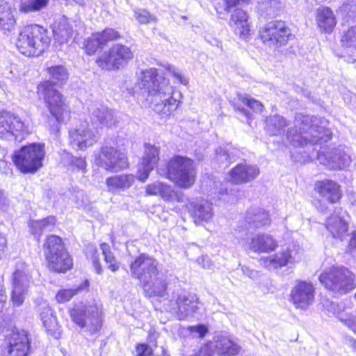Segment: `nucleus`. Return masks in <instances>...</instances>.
I'll use <instances>...</instances> for the list:
<instances>
[{
    "label": "nucleus",
    "instance_id": "obj_1",
    "mask_svg": "<svg viewBox=\"0 0 356 356\" xmlns=\"http://www.w3.org/2000/svg\"><path fill=\"white\" fill-rule=\"evenodd\" d=\"M265 130L270 136H281L285 133L287 140L294 147H303L310 144H317L321 140L330 138L332 132L327 127L328 122L316 116L297 114L295 127H289L290 121L280 115H271L266 119Z\"/></svg>",
    "mask_w": 356,
    "mask_h": 356
},
{
    "label": "nucleus",
    "instance_id": "obj_2",
    "mask_svg": "<svg viewBox=\"0 0 356 356\" xmlns=\"http://www.w3.org/2000/svg\"><path fill=\"white\" fill-rule=\"evenodd\" d=\"M138 87L155 112L168 115L177 109L179 102L172 96V87L163 76H159L156 69L143 72Z\"/></svg>",
    "mask_w": 356,
    "mask_h": 356
},
{
    "label": "nucleus",
    "instance_id": "obj_3",
    "mask_svg": "<svg viewBox=\"0 0 356 356\" xmlns=\"http://www.w3.org/2000/svg\"><path fill=\"white\" fill-rule=\"evenodd\" d=\"M158 261L145 254H140L130 266L132 277L143 284L149 297H163L166 291L164 275L158 268Z\"/></svg>",
    "mask_w": 356,
    "mask_h": 356
},
{
    "label": "nucleus",
    "instance_id": "obj_4",
    "mask_svg": "<svg viewBox=\"0 0 356 356\" xmlns=\"http://www.w3.org/2000/svg\"><path fill=\"white\" fill-rule=\"evenodd\" d=\"M270 219L268 212L260 207H251L247 212L243 227L235 229L234 243L244 245H277V241L270 234L254 233L252 229L269 225Z\"/></svg>",
    "mask_w": 356,
    "mask_h": 356
},
{
    "label": "nucleus",
    "instance_id": "obj_5",
    "mask_svg": "<svg viewBox=\"0 0 356 356\" xmlns=\"http://www.w3.org/2000/svg\"><path fill=\"white\" fill-rule=\"evenodd\" d=\"M50 38L43 27L34 24L24 27L19 33L16 46L21 54L27 56H38L48 47Z\"/></svg>",
    "mask_w": 356,
    "mask_h": 356
},
{
    "label": "nucleus",
    "instance_id": "obj_6",
    "mask_svg": "<svg viewBox=\"0 0 356 356\" xmlns=\"http://www.w3.org/2000/svg\"><path fill=\"white\" fill-rule=\"evenodd\" d=\"M319 281L326 289L339 295L348 293L355 287V275L348 268L333 267L319 275Z\"/></svg>",
    "mask_w": 356,
    "mask_h": 356
},
{
    "label": "nucleus",
    "instance_id": "obj_7",
    "mask_svg": "<svg viewBox=\"0 0 356 356\" xmlns=\"http://www.w3.org/2000/svg\"><path fill=\"white\" fill-rule=\"evenodd\" d=\"M44 154V145L32 143L15 151L13 161L21 172L33 174L42 167Z\"/></svg>",
    "mask_w": 356,
    "mask_h": 356
},
{
    "label": "nucleus",
    "instance_id": "obj_8",
    "mask_svg": "<svg viewBox=\"0 0 356 356\" xmlns=\"http://www.w3.org/2000/svg\"><path fill=\"white\" fill-rule=\"evenodd\" d=\"M167 175L179 187L190 188L195 181L194 162L188 157L175 156L168 162Z\"/></svg>",
    "mask_w": 356,
    "mask_h": 356
},
{
    "label": "nucleus",
    "instance_id": "obj_9",
    "mask_svg": "<svg viewBox=\"0 0 356 356\" xmlns=\"http://www.w3.org/2000/svg\"><path fill=\"white\" fill-rule=\"evenodd\" d=\"M102 309L97 303L81 305L72 309V321L90 334L100 331L102 327Z\"/></svg>",
    "mask_w": 356,
    "mask_h": 356
},
{
    "label": "nucleus",
    "instance_id": "obj_10",
    "mask_svg": "<svg viewBox=\"0 0 356 356\" xmlns=\"http://www.w3.org/2000/svg\"><path fill=\"white\" fill-rule=\"evenodd\" d=\"M37 92L42 97L46 106L57 122H63L69 117V108L63 95L55 88H50L49 83H40Z\"/></svg>",
    "mask_w": 356,
    "mask_h": 356
},
{
    "label": "nucleus",
    "instance_id": "obj_11",
    "mask_svg": "<svg viewBox=\"0 0 356 356\" xmlns=\"http://www.w3.org/2000/svg\"><path fill=\"white\" fill-rule=\"evenodd\" d=\"M133 57L134 54L129 47L116 43L104 51L96 62L102 69L111 70L126 65Z\"/></svg>",
    "mask_w": 356,
    "mask_h": 356
},
{
    "label": "nucleus",
    "instance_id": "obj_12",
    "mask_svg": "<svg viewBox=\"0 0 356 356\" xmlns=\"http://www.w3.org/2000/svg\"><path fill=\"white\" fill-rule=\"evenodd\" d=\"M263 42L269 47L285 46L293 38L290 28L283 21H271L260 31Z\"/></svg>",
    "mask_w": 356,
    "mask_h": 356
},
{
    "label": "nucleus",
    "instance_id": "obj_13",
    "mask_svg": "<svg viewBox=\"0 0 356 356\" xmlns=\"http://www.w3.org/2000/svg\"><path fill=\"white\" fill-rule=\"evenodd\" d=\"M29 134L28 127L21 119L10 113H3L0 116V137L8 140L22 141Z\"/></svg>",
    "mask_w": 356,
    "mask_h": 356
},
{
    "label": "nucleus",
    "instance_id": "obj_14",
    "mask_svg": "<svg viewBox=\"0 0 356 356\" xmlns=\"http://www.w3.org/2000/svg\"><path fill=\"white\" fill-rule=\"evenodd\" d=\"M95 163L107 170L114 172L124 169L128 165L125 154L106 144L102 146L101 154L96 158Z\"/></svg>",
    "mask_w": 356,
    "mask_h": 356
},
{
    "label": "nucleus",
    "instance_id": "obj_15",
    "mask_svg": "<svg viewBox=\"0 0 356 356\" xmlns=\"http://www.w3.org/2000/svg\"><path fill=\"white\" fill-rule=\"evenodd\" d=\"M44 254L54 271L63 273L72 267V259L65 246H44Z\"/></svg>",
    "mask_w": 356,
    "mask_h": 356
},
{
    "label": "nucleus",
    "instance_id": "obj_16",
    "mask_svg": "<svg viewBox=\"0 0 356 356\" xmlns=\"http://www.w3.org/2000/svg\"><path fill=\"white\" fill-rule=\"evenodd\" d=\"M341 208L335 211V213L327 218L325 227L333 238H339L341 241H346L348 245H356V232L348 234V225L341 216Z\"/></svg>",
    "mask_w": 356,
    "mask_h": 356
},
{
    "label": "nucleus",
    "instance_id": "obj_17",
    "mask_svg": "<svg viewBox=\"0 0 356 356\" xmlns=\"http://www.w3.org/2000/svg\"><path fill=\"white\" fill-rule=\"evenodd\" d=\"M320 163L331 170H341L350 165L351 156L346 152L345 147L339 145L336 148H328L318 153Z\"/></svg>",
    "mask_w": 356,
    "mask_h": 356
},
{
    "label": "nucleus",
    "instance_id": "obj_18",
    "mask_svg": "<svg viewBox=\"0 0 356 356\" xmlns=\"http://www.w3.org/2000/svg\"><path fill=\"white\" fill-rule=\"evenodd\" d=\"M98 139L97 131L91 129L86 122L69 131L70 143L77 149L84 150L92 146Z\"/></svg>",
    "mask_w": 356,
    "mask_h": 356
},
{
    "label": "nucleus",
    "instance_id": "obj_19",
    "mask_svg": "<svg viewBox=\"0 0 356 356\" xmlns=\"http://www.w3.org/2000/svg\"><path fill=\"white\" fill-rule=\"evenodd\" d=\"M315 288L311 282L296 280L290 292V300L296 308L306 309L314 300Z\"/></svg>",
    "mask_w": 356,
    "mask_h": 356
},
{
    "label": "nucleus",
    "instance_id": "obj_20",
    "mask_svg": "<svg viewBox=\"0 0 356 356\" xmlns=\"http://www.w3.org/2000/svg\"><path fill=\"white\" fill-rule=\"evenodd\" d=\"M121 38V34L114 29L106 28L102 31L93 33L85 40V51L88 55L95 54L98 49H103L106 44Z\"/></svg>",
    "mask_w": 356,
    "mask_h": 356
},
{
    "label": "nucleus",
    "instance_id": "obj_21",
    "mask_svg": "<svg viewBox=\"0 0 356 356\" xmlns=\"http://www.w3.org/2000/svg\"><path fill=\"white\" fill-rule=\"evenodd\" d=\"M88 110L90 122L97 128H111L118 122L115 111L105 105L94 104L90 106Z\"/></svg>",
    "mask_w": 356,
    "mask_h": 356
},
{
    "label": "nucleus",
    "instance_id": "obj_22",
    "mask_svg": "<svg viewBox=\"0 0 356 356\" xmlns=\"http://www.w3.org/2000/svg\"><path fill=\"white\" fill-rule=\"evenodd\" d=\"M159 147L149 143L145 144L142 161L138 164V179L145 182L149 172L154 168L159 160Z\"/></svg>",
    "mask_w": 356,
    "mask_h": 356
},
{
    "label": "nucleus",
    "instance_id": "obj_23",
    "mask_svg": "<svg viewBox=\"0 0 356 356\" xmlns=\"http://www.w3.org/2000/svg\"><path fill=\"white\" fill-rule=\"evenodd\" d=\"M199 299L196 294L184 293L176 300V316L178 320H184L192 316L198 308Z\"/></svg>",
    "mask_w": 356,
    "mask_h": 356
},
{
    "label": "nucleus",
    "instance_id": "obj_24",
    "mask_svg": "<svg viewBox=\"0 0 356 356\" xmlns=\"http://www.w3.org/2000/svg\"><path fill=\"white\" fill-rule=\"evenodd\" d=\"M30 350V340L27 332H13L8 339L9 356H26Z\"/></svg>",
    "mask_w": 356,
    "mask_h": 356
},
{
    "label": "nucleus",
    "instance_id": "obj_25",
    "mask_svg": "<svg viewBox=\"0 0 356 356\" xmlns=\"http://www.w3.org/2000/svg\"><path fill=\"white\" fill-rule=\"evenodd\" d=\"M259 172L257 165L242 163L231 170L230 177L233 182L243 184L254 180L259 176Z\"/></svg>",
    "mask_w": 356,
    "mask_h": 356
},
{
    "label": "nucleus",
    "instance_id": "obj_26",
    "mask_svg": "<svg viewBox=\"0 0 356 356\" xmlns=\"http://www.w3.org/2000/svg\"><path fill=\"white\" fill-rule=\"evenodd\" d=\"M314 190L330 203H336L341 196L339 184L330 179L316 181Z\"/></svg>",
    "mask_w": 356,
    "mask_h": 356
},
{
    "label": "nucleus",
    "instance_id": "obj_27",
    "mask_svg": "<svg viewBox=\"0 0 356 356\" xmlns=\"http://www.w3.org/2000/svg\"><path fill=\"white\" fill-rule=\"evenodd\" d=\"M229 25L241 38H245L250 33L248 15L242 9H236L231 15Z\"/></svg>",
    "mask_w": 356,
    "mask_h": 356
},
{
    "label": "nucleus",
    "instance_id": "obj_28",
    "mask_svg": "<svg viewBox=\"0 0 356 356\" xmlns=\"http://www.w3.org/2000/svg\"><path fill=\"white\" fill-rule=\"evenodd\" d=\"M49 79L40 83H49L50 88L59 87L65 84L69 79V72L63 65H56L47 67Z\"/></svg>",
    "mask_w": 356,
    "mask_h": 356
},
{
    "label": "nucleus",
    "instance_id": "obj_29",
    "mask_svg": "<svg viewBox=\"0 0 356 356\" xmlns=\"http://www.w3.org/2000/svg\"><path fill=\"white\" fill-rule=\"evenodd\" d=\"M291 252L292 251L287 248L284 251L268 257L261 256L260 261L270 270L277 269L291 262L293 259Z\"/></svg>",
    "mask_w": 356,
    "mask_h": 356
},
{
    "label": "nucleus",
    "instance_id": "obj_30",
    "mask_svg": "<svg viewBox=\"0 0 356 356\" xmlns=\"http://www.w3.org/2000/svg\"><path fill=\"white\" fill-rule=\"evenodd\" d=\"M316 21L318 28L326 33L331 32L337 24L332 10L325 6H321L316 10Z\"/></svg>",
    "mask_w": 356,
    "mask_h": 356
},
{
    "label": "nucleus",
    "instance_id": "obj_31",
    "mask_svg": "<svg viewBox=\"0 0 356 356\" xmlns=\"http://www.w3.org/2000/svg\"><path fill=\"white\" fill-rule=\"evenodd\" d=\"M191 213L195 223L207 222L213 217L211 204L204 200H201L191 204Z\"/></svg>",
    "mask_w": 356,
    "mask_h": 356
},
{
    "label": "nucleus",
    "instance_id": "obj_32",
    "mask_svg": "<svg viewBox=\"0 0 356 356\" xmlns=\"http://www.w3.org/2000/svg\"><path fill=\"white\" fill-rule=\"evenodd\" d=\"M31 277L28 265L21 260L17 261L13 273V287L28 289Z\"/></svg>",
    "mask_w": 356,
    "mask_h": 356
},
{
    "label": "nucleus",
    "instance_id": "obj_33",
    "mask_svg": "<svg viewBox=\"0 0 356 356\" xmlns=\"http://www.w3.org/2000/svg\"><path fill=\"white\" fill-rule=\"evenodd\" d=\"M16 24L11 5L5 0H0V29L12 31Z\"/></svg>",
    "mask_w": 356,
    "mask_h": 356
},
{
    "label": "nucleus",
    "instance_id": "obj_34",
    "mask_svg": "<svg viewBox=\"0 0 356 356\" xmlns=\"http://www.w3.org/2000/svg\"><path fill=\"white\" fill-rule=\"evenodd\" d=\"M135 178L132 175H121L108 177L106 181V185L109 191L115 189L129 188L134 182Z\"/></svg>",
    "mask_w": 356,
    "mask_h": 356
},
{
    "label": "nucleus",
    "instance_id": "obj_35",
    "mask_svg": "<svg viewBox=\"0 0 356 356\" xmlns=\"http://www.w3.org/2000/svg\"><path fill=\"white\" fill-rule=\"evenodd\" d=\"M241 347L232 341L222 338L215 344V351L220 356H230L238 354Z\"/></svg>",
    "mask_w": 356,
    "mask_h": 356
},
{
    "label": "nucleus",
    "instance_id": "obj_36",
    "mask_svg": "<svg viewBox=\"0 0 356 356\" xmlns=\"http://www.w3.org/2000/svg\"><path fill=\"white\" fill-rule=\"evenodd\" d=\"M216 154L217 160L226 165L235 161L241 156L240 150L229 145L219 147L216 149Z\"/></svg>",
    "mask_w": 356,
    "mask_h": 356
},
{
    "label": "nucleus",
    "instance_id": "obj_37",
    "mask_svg": "<svg viewBox=\"0 0 356 356\" xmlns=\"http://www.w3.org/2000/svg\"><path fill=\"white\" fill-rule=\"evenodd\" d=\"M56 218L54 216H48L42 220L33 221L31 223V232L34 235H38L42 232L50 230L54 226Z\"/></svg>",
    "mask_w": 356,
    "mask_h": 356
},
{
    "label": "nucleus",
    "instance_id": "obj_38",
    "mask_svg": "<svg viewBox=\"0 0 356 356\" xmlns=\"http://www.w3.org/2000/svg\"><path fill=\"white\" fill-rule=\"evenodd\" d=\"M159 195L168 202H181L183 197L181 192L175 191L174 187L163 182Z\"/></svg>",
    "mask_w": 356,
    "mask_h": 356
},
{
    "label": "nucleus",
    "instance_id": "obj_39",
    "mask_svg": "<svg viewBox=\"0 0 356 356\" xmlns=\"http://www.w3.org/2000/svg\"><path fill=\"white\" fill-rule=\"evenodd\" d=\"M48 3L49 0H22L20 10L26 13L39 11L45 8Z\"/></svg>",
    "mask_w": 356,
    "mask_h": 356
},
{
    "label": "nucleus",
    "instance_id": "obj_40",
    "mask_svg": "<svg viewBox=\"0 0 356 356\" xmlns=\"http://www.w3.org/2000/svg\"><path fill=\"white\" fill-rule=\"evenodd\" d=\"M134 17L141 24L151 22H156V17L145 8H135L134 10Z\"/></svg>",
    "mask_w": 356,
    "mask_h": 356
},
{
    "label": "nucleus",
    "instance_id": "obj_41",
    "mask_svg": "<svg viewBox=\"0 0 356 356\" xmlns=\"http://www.w3.org/2000/svg\"><path fill=\"white\" fill-rule=\"evenodd\" d=\"M237 100L243 104L248 106L255 113L261 112L263 110L264 106L260 102L251 99L246 94H238Z\"/></svg>",
    "mask_w": 356,
    "mask_h": 356
},
{
    "label": "nucleus",
    "instance_id": "obj_42",
    "mask_svg": "<svg viewBox=\"0 0 356 356\" xmlns=\"http://www.w3.org/2000/svg\"><path fill=\"white\" fill-rule=\"evenodd\" d=\"M323 307L329 313L334 315L340 321V316L342 314H346L344 311L343 305H339V303L331 301L328 299H325L323 302Z\"/></svg>",
    "mask_w": 356,
    "mask_h": 356
},
{
    "label": "nucleus",
    "instance_id": "obj_43",
    "mask_svg": "<svg viewBox=\"0 0 356 356\" xmlns=\"http://www.w3.org/2000/svg\"><path fill=\"white\" fill-rule=\"evenodd\" d=\"M86 254L87 257L90 258L95 272L98 274H100L102 272V267L99 263V254L96 247L88 246V248L86 251Z\"/></svg>",
    "mask_w": 356,
    "mask_h": 356
},
{
    "label": "nucleus",
    "instance_id": "obj_44",
    "mask_svg": "<svg viewBox=\"0 0 356 356\" xmlns=\"http://www.w3.org/2000/svg\"><path fill=\"white\" fill-rule=\"evenodd\" d=\"M260 7L266 9L268 15H273L282 8V2L280 0H264L261 3Z\"/></svg>",
    "mask_w": 356,
    "mask_h": 356
},
{
    "label": "nucleus",
    "instance_id": "obj_45",
    "mask_svg": "<svg viewBox=\"0 0 356 356\" xmlns=\"http://www.w3.org/2000/svg\"><path fill=\"white\" fill-rule=\"evenodd\" d=\"M81 289V288H77L76 289H62L57 293L56 298L58 302H66L70 300Z\"/></svg>",
    "mask_w": 356,
    "mask_h": 356
},
{
    "label": "nucleus",
    "instance_id": "obj_46",
    "mask_svg": "<svg viewBox=\"0 0 356 356\" xmlns=\"http://www.w3.org/2000/svg\"><path fill=\"white\" fill-rule=\"evenodd\" d=\"M42 323L47 332L51 335L55 334L56 331L58 330V324L54 315L50 316L49 318H45L44 321H42Z\"/></svg>",
    "mask_w": 356,
    "mask_h": 356
},
{
    "label": "nucleus",
    "instance_id": "obj_47",
    "mask_svg": "<svg viewBox=\"0 0 356 356\" xmlns=\"http://www.w3.org/2000/svg\"><path fill=\"white\" fill-rule=\"evenodd\" d=\"M38 312L42 322L54 315L53 310L46 302H42L38 305Z\"/></svg>",
    "mask_w": 356,
    "mask_h": 356
},
{
    "label": "nucleus",
    "instance_id": "obj_48",
    "mask_svg": "<svg viewBox=\"0 0 356 356\" xmlns=\"http://www.w3.org/2000/svg\"><path fill=\"white\" fill-rule=\"evenodd\" d=\"M102 250V253L104 256V259L106 263L110 264L109 268L113 271H115L118 269V266L114 264L113 262L114 261V257L112 252L110 251V246H100Z\"/></svg>",
    "mask_w": 356,
    "mask_h": 356
},
{
    "label": "nucleus",
    "instance_id": "obj_49",
    "mask_svg": "<svg viewBox=\"0 0 356 356\" xmlns=\"http://www.w3.org/2000/svg\"><path fill=\"white\" fill-rule=\"evenodd\" d=\"M342 314L340 316V321L356 333V315L348 314L347 312Z\"/></svg>",
    "mask_w": 356,
    "mask_h": 356
},
{
    "label": "nucleus",
    "instance_id": "obj_50",
    "mask_svg": "<svg viewBox=\"0 0 356 356\" xmlns=\"http://www.w3.org/2000/svg\"><path fill=\"white\" fill-rule=\"evenodd\" d=\"M26 291L27 289L13 287L12 301L15 305L19 306L23 303L24 294Z\"/></svg>",
    "mask_w": 356,
    "mask_h": 356
},
{
    "label": "nucleus",
    "instance_id": "obj_51",
    "mask_svg": "<svg viewBox=\"0 0 356 356\" xmlns=\"http://www.w3.org/2000/svg\"><path fill=\"white\" fill-rule=\"evenodd\" d=\"M70 165L72 168V170L77 169L81 170L83 172L85 171L86 168V162L82 157H74L72 156H69Z\"/></svg>",
    "mask_w": 356,
    "mask_h": 356
},
{
    "label": "nucleus",
    "instance_id": "obj_52",
    "mask_svg": "<svg viewBox=\"0 0 356 356\" xmlns=\"http://www.w3.org/2000/svg\"><path fill=\"white\" fill-rule=\"evenodd\" d=\"M136 356H152L153 350L146 343H138L136 347Z\"/></svg>",
    "mask_w": 356,
    "mask_h": 356
},
{
    "label": "nucleus",
    "instance_id": "obj_53",
    "mask_svg": "<svg viewBox=\"0 0 356 356\" xmlns=\"http://www.w3.org/2000/svg\"><path fill=\"white\" fill-rule=\"evenodd\" d=\"M232 104L234 107L235 110L238 111L241 115L245 117L246 122L250 124V120L252 119V114L248 111V109L242 106L241 103L236 102V99L232 102Z\"/></svg>",
    "mask_w": 356,
    "mask_h": 356
},
{
    "label": "nucleus",
    "instance_id": "obj_54",
    "mask_svg": "<svg viewBox=\"0 0 356 356\" xmlns=\"http://www.w3.org/2000/svg\"><path fill=\"white\" fill-rule=\"evenodd\" d=\"M166 69L172 74V75L177 78L181 83L184 85H187L188 83V79L183 76L174 65H168Z\"/></svg>",
    "mask_w": 356,
    "mask_h": 356
},
{
    "label": "nucleus",
    "instance_id": "obj_55",
    "mask_svg": "<svg viewBox=\"0 0 356 356\" xmlns=\"http://www.w3.org/2000/svg\"><path fill=\"white\" fill-rule=\"evenodd\" d=\"M274 246H249L248 250H247L248 254L252 257H254V255L252 253H261L264 252L266 251H273L274 250Z\"/></svg>",
    "mask_w": 356,
    "mask_h": 356
},
{
    "label": "nucleus",
    "instance_id": "obj_56",
    "mask_svg": "<svg viewBox=\"0 0 356 356\" xmlns=\"http://www.w3.org/2000/svg\"><path fill=\"white\" fill-rule=\"evenodd\" d=\"M162 182H155L147 185L146 193L149 195H157L160 194Z\"/></svg>",
    "mask_w": 356,
    "mask_h": 356
},
{
    "label": "nucleus",
    "instance_id": "obj_57",
    "mask_svg": "<svg viewBox=\"0 0 356 356\" xmlns=\"http://www.w3.org/2000/svg\"><path fill=\"white\" fill-rule=\"evenodd\" d=\"M343 9L344 11L348 10L350 13H352L353 14L350 15V16H353L356 14V0H350L346 3H344Z\"/></svg>",
    "mask_w": 356,
    "mask_h": 356
},
{
    "label": "nucleus",
    "instance_id": "obj_58",
    "mask_svg": "<svg viewBox=\"0 0 356 356\" xmlns=\"http://www.w3.org/2000/svg\"><path fill=\"white\" fill-rule=\"evenodd\" d=\"M0 171L6 175H12V168H10V163H8L7 161L4 160L0 161Z\"/></svg>",
    "mask_w": 356,
    "mask_h": 356
},
{
    "label": "nucleus",
    "instance_id": "obj_59",
    "mask_svg": "<svg viewBox=\"0 0 356 356\" xmlns=\"http://www.w3.org/2000/svg\"><path fill=\"white\" fill-rule=\"evenodd\" d=\"M44 245H64V243L59 236L51 235L47 237Z\"/></svg>",
    "mask_w": 356,
    "mask_h": 356
},
{
    "label": "nucleus",
    "instance_id": "obj_60",
    "mask_svg": "<svg viewBox=\"0 0 356 356\" xmlns=\"http://www.w3.org/2000/svg\"><path fill=\"white\" fill-rule=\"evenodd\" d=\"M191 331L198 333L200 337H202L208 332V329L204 325H198L192 327Z\"/></svg>",
    "mask_w": 356,
    "mask_h": 356
},
{
    "label": "nucleus",
    "instance_id": "obj_61",
    "mask_svg": "<svg viewBox=\"0 0 356 356\" xmlns=\"http://www.w3.org/2000/svg\"><path fill=\"white\" fill-rule=\"evenodd\" d=\"M248 1L249 0H225L226 7H225V10L227 12H230L231 8L236 6V5H238L240 1L246 2Z\"/></svg>",
    "mask_w": 356,
    "mask_h": 356
},
{
    "label": "nucleus",
    "instance_id": "obj_62",
    "mask_svg": "<svg viewBox=\"0 0 356 356\" xmlns=\"http://www.w3.org/2000/svg\"><path fill=\"white\" fill-rule=\"evenodd\" d=\"M314 205L317 210L323 213H326L328 209L327 207L325 205V203L323 202L322 200L315 201Z\"/></svg>",
    "mask_w": 356,
    "mask_h": 356
},
{
    "label": "nucleus",
    "instance_id": "obj_63",
    "mask_svg": "<svg viewBox=\"0 0 356 356\" xmlns=\"http://www.w3.org/2000/svg\"><path fill=\"white\" fill-rule=\"evenodd\" d=\"M194 356H212L210 353L208 352L207 348L201 349L199 353Z\"/></svg>",
    "mask_w": 356,
    "mask_h": 356
},
{
    "label": "nucleus",
    "instance_id": "obj_64",
    "mask_svg": "<svg viewBox=\"0 0 356 356\" xmlns=\"http://www.w3.org/2000/svg\"><path fill=\"white\" fill-rule=\"evenodd\" d=\"M348 342L350 346L353 348V349L356 351V339L353 338H350L348 339Z\"/></svg>",
    "mask_w": 356,
    "mask_h": 356
}]
</instances>
